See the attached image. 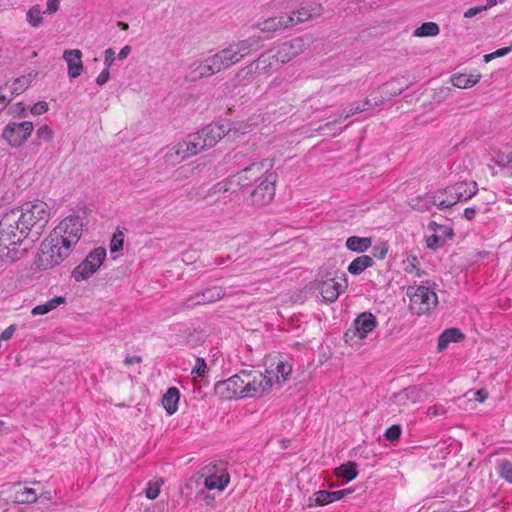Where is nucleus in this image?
Masks as SVG:
<instances>
[{
	"label": "nucleus",
	"instance_id": "obj_56",
	"mask_svg": "<svg viewBox=\"0 0 512 512\" xmlns=\"http://www.w3.org/2000/svg\"><path fill=\"white\" fill-rule=\"evenodd\" d=\"M110 79V72L108 68H104L102 72L97 76L96 83L100 86L106 84Z\"/></svg>",
	"mask_w": 512,
	"mask_h": 512
},
{
	"label": "nucleus",
	"instance_id": "obj_42",
	"mask_svg": "<svg viewBox=\"0 0 512 512\" xmlns=\"http://www.w3.org/2000/svg\"><path fill=\"white\" fill-rule=\"evenodd\" d=\"M163 479H157L155 481H149L145 490V495L148 499H156L160 493V488L163 485Z\"/></svg>",
	"mask_w": 512,
	"mask_h": 512
},
{
	"label": "nucleus",
	"instance_id": "obj_9",
	"mask_svg": "<svg viewBox=\"0 0 512 512\" xmlns=\"http://www.w3.org/2000/svg\"><path fill=\"white\" fill-rule=\"evenodd\" d=\"M244 398L261 397L272 387V377L254 369L244 370Z\"/></svg>",
	"mask_w": 512,
	"mask_h": 512
},
{
	"label": "nucleus",
	"instance_id": "obj_35",
	"mask_svg": "<svg viewBox=\"0 0 512 512\" xmlns=\"http://www.w3.org/2000/svg\"><path fill=\"white\" fill-rule=\"evenodd\" d=\"M15 500L18 503H34L37 501V494L34 489L28 487H20L15 492Z\"/></svg>",
	"mask_w": 512,
	"mask_h": 512
},
{
	"label": "nucleus",
	"instance_id": "obj_5",
	"mask_svg": "<svg viewBox=\"0 0 512 512\" xmlns=\"http://www.w3.org/2000/svg\"><path fill=\"white\" fill-rule=\"evenodd\" d=\"M10 211L19 218L18 222L27 234L34 230L35 234L40 235L50 219L48 204L40 200L26 202Z\"/></svg>",
	"mask_w": 512,
	"mask_h": 512
},
{
	"label": "nucleus",
	"instance_id": "obj_39",
	"mask_svg": "<svg viewBox=\"0 0 512 512\" xmlns=\"http://www.w3.org/2000/svg\"><path fill=\"white\" fill-rule=\"evenodd\" d=\"M332 503L330 491L319 490L314 493L313 497L309 498L308 506H323Z\"/></svg>",
	"mask_w": 512,
	"mask_h": 512
},
{
	"label": "nucleus",
	"instance_id": "obj_57",
	"mask_svg": "<svg viewBox=\"0 0 512 512\" xmlns=\"http://www.w3.org/2000/svg\"><path fill=\"white\" fill-rule=\"evenodd\" d=\"M16 331V325L12 324L8 326L1 334H0V341L4 340L7 341L12 338L13 334Z\"/></svg>",
	"mask_w": 512,
	"mask_h": 512
},
{
	"label": "nucleus",
	"instance_id": "obj_30",
	"mask_svg": "<svg viewBox=\"0 0 512 512\" xmlns=\"http://www.w3.org/2000/svg\"><path fill=\"white\" fill-rule=\"evenodd\" d=\"M65 302L66 298L64 296H56L44 304L35 306L32 309L31 314L34 316L47 314Z\"/></svg>",
	"mask_w": 512,
	"mask_h": 512
},
{
	"label": "nucleus",
	"instance_id": "obj_44",
	"mask_svg": "<svg viewBox=\"0 0 512 512\" xmlns=\"http://www.w3.org/2000/svg\"><path fill=\"white\" fill-rule=\"evenodd\" d=\"M499 474L502 479L512 483V463L509 460H503L499 464Z\"/></svg>",
	"mask_w": 512,
	"mask_h": 512
},
{
	"label": "nucleus",
	"instance_id": "obj_36",
	"mask_svg": "<svg viewBox=\"0 0 512 512\" xmlns=\"http://www.w3.org/2000/svg\"><path fill=\"white\" fill-rule=\"evenodd\" d=\"M42 10L40 5L32 6L26 13V21L31 27L37 28L43 23Z\"/></svg>",
	"mask_w": 512,
	"mask_h": 512
},
{
	"label": "nucleus",
	"instance_id": "obj_26",
	"mask_svg": "<svg viewBox=\"0 0 512 512\" xmlns=\"http://www.w3.org/2000/svg\"><path fill=\"white\" fill-rule=\"evenodd\" d=\"M464 339V335L457 328H449L445 330L438 339V350L443 351L451 342H459Z\"/></svg>",
	"mask_w": 512,
	"mask_h": 512
},
{
	"label": "nucleus",
	"instance_id": "obj_33",
	"mask_svg": "<svg viewBox=\"0 0 512 512\" xmlns=\"http://www.w3.org/2000/svg\"><path fill=\"white\" fill-rule=\"evenodd\" d=\"M215 394L223 399L238 398L234 388L229 379L218 381L214 386Z\"/></svg>",
	"mask_w": 512,
	"mask_h": 512
},
{
	"label": "nucleus",
	"instance_id": "obj_15",
	"mask_svg": "<svg viewBox=\"0 0 512 512\" xmlns=\"http://www.w3.org/2000/svg\"><path fill=\"white\" fill-rule=\"evenodd\" d=\"M205 487L208 490L217 489L222 491L228 485L230 476L226 471L224 463L209 465L206 468Z\"/></svg>",
	"mask_w": 512,
	"mask_h": 512
},
{
	"label": "nucleus",
	"instance_id": "obj_1",
	"mask_svg": "<svg viewBox=\"0 0 512 512\" xmlns=\"http://www.w3.org/2000/svg\"><path fill=\"white\" fill-rule=\"evenodd\" d=\"M82 231L83 221L79 216L64 218L41 245L42 265L52 268L68 258L79 242Z\"/></svg>",
	"mask_w": 512,
	"mask_h": 512
},
{
	"label": "nucleus",
	"instance_id": "obj_27",
	"mask_svg": "<svg viewBox=\"0 0 512 512\" xmlns=\"http://www.w3.org/2000/svg\"><path fill=\"white\" fill-rule=\"evenodd\" d=\"M372 245L370 237L350 236L346 240V247L348 250L363 253L367 251Z\"/></svg>",
	"mask_w": 512,
	"mask_h": 512
},
{
	"label": "nucleus",
	"instance_id": "obj_60",
	"mask_svg": "<svg viewBox=\"0 0 512 512\" xmlns=\"http://www.w3.org/2000/svg\"><path fill=\"white\" fill-rule=\"evenodd\" d=\"M483 11L481 6L469 8L465 13V18H472Z\"/></svg>",
	"mask_w": 512,
	"mask_h": 512
},
{
	"label": "nucleus",
	"instance_id": "obj_45",
	"mask_svg": "<svg viewBox=\"0 0 512 512\" xmlns=\"http://www.w3.org/2000/svg\"><path fill=\"white\" fill-rule=\"evenodd\" d=\"M445 237H442L441 235H437L436 233L428 236L426 238V246L429 249L436 250L440 247H443L445 245Z\"/></svg>",
	"mask_w": 512,
	"mask_h": 512
},
{
	"label": "nucleus",
	"instance_id": "obj_31",
	"mask_svg": "<svg viewBox=\"0 0 512 512\" xmlns=\"http://www.w3.org/2000/svg\"><path fill=\"white\" fill-rule=\"evenodd\" d=\"M481 78L480 74L476 75H466V74H459L454 75L451 79L453 86L461 89H466L474 86L479 82Z\"/></svg>",
	"mask_w": 512,
	"mask_h": 512
},
{
	"label": "nucleus",
	"instance_id": "obj_62",
	"mask_svg": "<svg viewBox=\"0 0 512 512\" xmlns=\"http://www.w3.org/2000/svg\"><path fill=\"white\" fill-rule=\"evenodd\" d=\"M474 396L477 401L482 403L488 398V392L485 389H479L474 392Z\"/></svg>",
	"mask_w": 512,
	"mask_h": 512
},
{
	"label": "nucleus",
	"instance_id": "obj_37",
	"mask_svg": "<svg viewBox=\"0 0 512 512\" xmlns=\"http://www.w3.org/2000/svg\"><path fill=\"white\" fill-rule=\"evenodd\" d=\"M440 32L439 26L434 22H425L414 31L416 37L436 36Z\"/></svg>",
	"mask_w": 512,
	"mask_h": 512
},
{
	"label": "nucleus",
	"instance_id": "obj_3",
	"mask_svg": "<svg viewBox=\"0 0 512 512\" xmlns=\"http://www.w3.org/2000/svg\"><path fill=\"white\" fill-rule=\"evenodd\" d=\"M232 131L223 123H212L200 131L190 134L182 142L171 147L165 153L167 163L175 165L188 157L194 156L207 148L215 146Z\"/></svg>",
	"mask_w": 512,
	"mask_h": 512
},
{
	"label": "nucleus",
	"instance_id": "obj_11",
	"mask_svg": "<svg viewBox=\"0 0 512 512\" xmlns=\"http://www.w3.org/2000/svg\"><path fill=\"white\" fill-rule=\"evenodd\" d=\"M277 174L272 169L250 189V201L253 205H267L275 195Z\"/></svg>",
	"mask_w": 512,
	"mask_h": 512
},
{
	"label": "nucleus",
	"instance_id": "obj_54",
	"mask_svg": "<svg viewBox=\"0 0 512 512\" xmlns=\"http://www.w3.org/2000/svg\"><path fill=\"white\" fill-rule=\"evenodd\" d=\"M445 412H446V410L443 406L434 405L427 409V416H429L430 418H433V417L441 416V415L445 414Z\"/></svg>",
	"mask_w": 512,
	"mask_h": 512
},
{
	"label": "nucleus",
	"instance_id": "obj_14",
	"mask_svg": "<svg viewBox=\"0 0 512 512\" xmlns=\"http://www.w3.org/2000/svg\"><path fill=\"white\" fill-rule=\"evenodd\" d=\"M347 287L348 282L344 274L341 276L320 280L317 285V289L319 290L322 298L329 303L335 302L338 299L340 293L344 292Z\"/></svg>",
	"mask_w": 512,
	"mask_h": 512
},
{
	"label": "nucleus",
	"instance_id": "obj_53",
	"mask_svg": "<svg viewBox=\"0 0 512 512\" xmlns=\"http://www.w3.org/2000/svg\"><path fill=\"white\" fill-rule=\"evenodd\" d=\"M115 51L112 48H108L104 51V64L105 68L110 69L113 62L115 61Z\"/></svg>",
	"mask_w": 512,
	"mask_h": 512
},
{
	"label": "nucleus",
	"instance_id": "obj_6",
	"mask_svg": "<svg viewBox=\"0 0 512 512\" xmlns=\"http://www.w3.org/2000/svg\"><path fill=\"white\" fill-rule=\"evenodd\" d=\"M475 181H461L439 190L442 200L438 201V208L445 209L461 201H467L477 193Z\"/></svg>",
	"mask_w": 512,
	"mask_h": 512
},
{
	"label": "nucleus",
	"instance_id": "obj_13",
	"mask_svg": "<svg viewBox=\"0 0 512 512\" xmlns=\"http://www.w3.org/2000/svg\"><path fill=\"white\" fill-rule=\"evenodd\" d=\"M33 129L34 126L31 121L10 122L3 129L2 137L11 147H20L30 137Z\"/></svg>",
	"mask_w": 512,
	"mask_h": 512
},
{
	"label": "nucleus",
	"instance_id": "obj_51",
	"mask_svg": "<svg viewBox=\"0 0 512 512\" xmlns=\"http://www.w3.org/2000/svg\"><path fill=\"white\" fill-rule=\"evenodd\" d=\"M47 110H48V103L45 101H39L31 107L30 112L33 115H41V114L47 112Z\"/></svg>",
	"mask_w": 512,
	"mask_h": 512
},
{
	"label": "nucleus",
	"instance_id": "obj_20",
	"mask_svg": "<svg viewBox=\"0 0 512 512\" xmlns=\"http://www.w3.org/2000/svg\"><path fill=\"white\" fill-rule=\"evenodd\" d=\"M63 59L68 65L69 77H79L83 71L82 52L79 49L65 50Z\"/></svg>",
	"mask_w": 512,
	"mask_h": 512
},
{
	"label": "nucleus",
	"instance_id": "obj_61",
	"mask_svg": "<svg viewBox=\"0 0 512 512\" xmlns=\"http://www.w3.org/2000/svg\"><path fill=\"white\" fill-rule=\"evenodd\" d=\"M477 209L475 207H468L464 210L463 216L465 219L471 221L476 215Z\"/></svg>",
	"mask_w": 512,
	"mask_h": 512
},
{
	"label": "nucleus",
	"instance_id": "obj_2",
	"mask_svg": "<svg viewBox=\"0 0 512 512\" xmlns=\"http://www.w3.org/2000/svg\"><path fill=\"white\" fill-rule=\"evenodd\" d=\"M260 37L252 36L247 39L230 44L215 54L194 62L191 66L190 78L196 81L215 75L240 62L251 51L259 46Z\"/></svg>",
	"mask_w": 512,
	"mask_h": 512
},
{
	"label": "nucleus",
	"instance_id": "obj_19",
	"mask_svg": "<svg viewBox=\"0 0 512 512\" xmlns=\"http://www.w3.org/2000/svg\"><path fill=\"white\" fill-rule=\"evenodd\" d=\"M258 75L270 74L275 71L281 62H278L274 50L270 49L262 53L258 59L253 62Z\"/></svg>",
	"mask_w": 512,
	"mask_h": 512
},
{
	"label": "nucleus",
	"instance_id": "obj_17",
	"mask_svg": "<svg viewBox=\"0 0 512 512\" xmlns=\"http://www.w3.org/2000/svg\"><path fill=\"white\" fill-rule=\"evenodd\" d=\"M305 49V41L301 37L283 42L277 48H273L274 54L278 62L282 64L289 62L291 59L301 54Z\"/></svg>",
	"mask_w": 512,
	"mask_h": 512
},
{
	"label": "nucleus",
	"instance_id": "obj_23",
	"mask_svg": "<svg viewBox=\"0 0 512 512\" xmlns=\"http://www.w3.org/2000/svg\"><path fill=\"white\" fill-rule=\"evenodd\" d=\"M288 27H291V18H287L286 14L271 17L259 23V28L262 32H275Z\"/></svg>",
	"mask_w": 512,
	"mask_h": 512
},
{
	"label": "nucleus",
	"instance_id": "obj_41",
	"mask_svg": "<svg viewBox=\"0 0 512 512\" xmlns=\"http://www.w3.org/2000/svg\"><path fill=\"white\" fill-rule=\"evenodd\" d=\"M228 379L232 385V388H234L238 398H244V392H242V390H244L245 381L244 370H241L239 373L231 376Z\"/></svg>",
	"mask_w": 512,
	"mask_h": 512
},
{
	"label": "nucleus",
	"instance_id": "obj_18",
	"mask_svg": "<svg viewBox=\"0 0 512 512\" xmlns=\"http://www.w3.org/2000/svg\"><path fill=\"white\" fill-rule=\"evenodd\" d=\"M421 399V391L416 386H409L393 396V404H395L399 412H404Z\"/></svg>",
	"mask_w": 512,
	"mask_h": 512
},
{
	"label": "nucleus",
	"instance_id": "obj_43",
	"mask_svg": "<svg viewBox=\"0 0 512 512\" xmlns=\"http://www.w3.org/2000/svg\"><path fill=\"white\" fill-rule=\"evenodd\" d=\"M123 243L124 233L121 230L117 229L110 242V251L112 253L120 251L123 248Z\"/></svg>",
	"mask_w": 512,
	"mask_h": 512
},
{
	"label": "nucleus",
	"instance_id": "obj_52",
	"mask_svg": "<svg viewBox=\"0 0 512 512\" xmlns=\"http://www.w3.org/2000/svg\"><path fill=\"white\" fill-rule=\"evenodd\" d=\"M388 252V247L386 243H381L379 245L374 246L373 248V254L378 259H384L386 257V254Z\"/></svg>",
	"mask_w": 512,
	"mask_h": 512
},
{
	"label": "nucleus",
	"instance_id": "obj_64",
	"mask_svg": "<svg viewBox=\"0 0 512 512\" xmlns=\"http://www.w3.org/2000/svg\"><path fill=\"white\" fill-rule=\"evenodd\" d=\"M131 52V46L125 45L120 52L118 53L117 57L119 60H124L128 57V55Z\"/></svg>",
	"mask_w": 512,
	"mask_h": 512
},
{
	"label": "nucleus",
	"instance_id": "obj_59",
	"mask_svg": "<svg viewBox=\"0 0 512 512\" xmlns=\"http://www.w3.org/2000/svg\"><path fill=\"white\" fill-rule=\"evenodd\" d=\"M12 100V96L7 97L1 90H0V113L7 107V105Z\"/></svg>",
	"mask_w": 512,
	"mask_h": 512
},
{
	"label": "nucleus",
	"instance_id": "obj_24",
	"mask_svg": "<svg viewBox=\"0 0 512 512\" xmlns=\"http://www.w3.org/2000/svg\"><path fill=\"white\" fill-rule=\"evenodd\" d=\"M230 192L231 194H235L236 193V189H235V184H234V181H233V177L229 178V179H226V180H223V181H220L218 183H216L215 185H213L207 192V194L205 195V199H209V198H212L216 195H222V194H225V193H228ZM220 200V196H218L215 201H219Z\"/></svg>",
	"mask_w": 512,
	"mask_h": 512
},
{
	"label": "nucleus",
	"instance_id": "obj_48",
	"mask_svg": "<svg viewBox=\"0 0 512 512\" xmlns=\"http://www.w3.org/2000/svg\"><path fill=\"white\" fill-rule=\"evenodd\" d=\"M206 362L203 358H197L194 368L192 369V374L195 377H203L206 372Z\"/></svg>",
	"mask_w": 512,
	"mask_h": 512
},
{
	"label": "nucleus",
	"instance_id": "obj_55",
	"mask_svg": "<svg viewBox=\"0 0 512 512\" xmlns=\"http://www.w3.org/2000/svg\"><path fill=\"white\" fill-rule=\"evenodd\" d=\"M59 0H47L46 10L42 11L44 14H54L59 10Z\"/></svg>",
	"mask_w": 512,
	"mask_h": 512
},
{
	"label": "nucleus",
	"instance_id": "obj_58",
	"mask_svg": "<svg viewBox=\"0 0 512 512\" xmlns=\"http://www.w3.org/2000/svg\"><path fill=\"white\" fill-rule=\"evenodd\" d=\"M350 493H351L350 489L339 490V491H330L331 500H332V502L340 500Z\"/></svg>",
	"mask_w": 512,
	"mask_h": 512
},
{
	"label": "nucleus",
	"instance_id": "obj_12",
	"mask_svg": "<svg viewBox=\"0 0 512 512\" xmlns=\"http://www.w3.org/2000/svg\"><path fill=\"white\" fill-rule=\"evenodd\" d=\"M377 326L376 317L370 312H363L353 322V328L348 329L344 334L345 342H353L356 339L363 340Z\"/></svg>",
	"mask_w": 512,
	"mask_h": 512
},
{
	"label": "nucleus",
	"instance_id": "obj_63",
	"mask_svg": "<svg viewBox=\"0 0 512 512\" xmlns=\"http://www.w3.org/2000/svg\"><path fill=\"white\" fill-rule=\"evenodd\" d=\"M512 51V44L509 47H504L493 52L494 58L503 57Z\"/></svg>",
	"mask_w": 512,
	"mask_h": 512
},
{
	"label": "nucleus",
	"instance_id": "obj_4",
	"mask_svg": "<svg viewBox=\"0 0 512 512\" xmlns=\"http://www.w3.org/2000/svg\"><path fill=\"white\" fill-rule=\"evenodd\" d=\"M11 211L0 219V264L12 263L21 259L28 248L24 245L27 232Z\"/></svg>",
	"mask_w": 512,
	"mask_h": 512
},
{
	"label": "nucleus",
	"instance_id": "obj_49",
	"mask_svg": "<svg viewBox=\"0 0 512 512\" xmlns=\"http://www.w3.org/2000/svg\"><path fill=\"white\" fill-rule=\"evenodd\" d=\"M400 435L401 427L399 425H392L385 432V437L390 441L398 440Z\"/></svg>",
	"mask_w": 512,
	"mask_h": 512
},
{
	"label": "nucleus",
	"instance_id": "obj_40",
	"mask_svg": "<svg viewBox=\"0 0 512 512\" xmlns=\"http://www.w3.org/2000/svg\"><path fill=\"white\" fill-rule=\"evenodd\" d=\"M256 73V70L254 68V63H251L243 68H241L236 76H235V81L237 82V84H246L248 82H250L253 78V75Z\"/></svg>",
	"mask_w": 512,
	"mask_h": 512
},
{
	"label": "nucleus",
	"instance_id": "obj_38",
	"mask_svg": "<svg viewBox=\"0 0 512 512\" xmlns=\"http://www.w3.org/2000/svg\"><path fill=\"white\" fill-rule=\"evenodd\" d=\"M30 85V80L26 76H22L20 78H17L13 81L11 85H6V87L9 89V92L11 96L19 95L22 92H24Z\"/></svg>",
	"mask_w": 512,
	"mask_h": 512
},
{
	"label": "nucleus",
	"instance_id": "obj_50",
	"mask_svg": "<svg viewBox=\"0 0 512 512\" xmlns=\"http://www.w3.org/2000/svg\"><path fill=\"white\" fill-rule=\"evenodd\" d=\"M8 113L12 116H26V107L23 102H18L14 106H12Z\"/></svg>",
	"mask_w": 512,
	"mask_h": 512
},
{
	"label": "nucleus",
	"instance_id": "obj_7",
	"mask_svg": "<svg viewBox=\"0 0 512 512\" xmlns=\"http://www.w3.org/2000/svg\"><path fill=\"white\" fill-rule=\"evenodd\" d=\"M273 164L270 160L254 162L237 172L233 177L235 187L240 189H251L272 169Z\"/></svg>",
	"mask_w": 512,
	"mask_h": 512
},
{
	"label": "nucleus",
	"instance_id": "obj_8",
	"mask_svg": "<svg viewBox=\"0 0 512 512\" xmlns=\"http://www.w3.org/2000/svg\"><path fill=\"white\" fill-rule=\"evenodd\" d=\"M407 294L410 298V310L417 315L430 312L438 302L436 293L426 286H411Z\"/></svg>",
	"mask_w": 512,
	"mask_h": 512
},
{
	"label": "nucleus",
	"instance_id": "obj_47",
	"mask_svg": "<svg viewBox=\"0 0 512 512\" xmlns=\"http://www.w3.org/2000/svg\"><path fill=\"white\" fill-rule=\"evenodd\" d=\"M418 264H419V261H418L417 257L409 256L407 258V260L404 262V265H405L404 270H405V272L413 273L414 271H417V275L420 276L419 269H418Z\"/></svg>",
	"mask_w": 512,
	"mask_h": 512
},
{
	"label": "nucleus",
	"instance_id": "obj_29",
	"mask_svg": "<svg viewBox=\"0 0 512 512\" xmlns=\"http://www.w3.org/2000/svg\"><path fill=\"white\" fill-rule=\"evenodd\" d=\"M374 260L368 255L356 257L348 266V272L352 275H359L365 269L372 267Z\"/></svg>",
	"mask_w": 512,
	"mask_h": 512
},
{
	"label": "nucleus",
	"instance_id": "obj_32",
	"mask_svg": "<svg viewBox=\"0 0 512 512\" xmlns=\"http://www.w3.org/2000/svg\"><path fill=\"white\" fill-rule=\"evenodd\" d=\"M357 468L358 466L355 462L348 461L347 463H344L337 467L335 469V474L338 477L345 479L346 481H351L355 479L358 475Z\"/></svg>",
	"mask_w": 512,
	"mask_h": 512
},
{
	"label": "nucleus",
	"instance_id": "obj_25",
	"mask_svg": "<svg viewBox=\"0 0 512 512\" xmlns=\"http://www.w3.org/2000/svg\"><path fill=\"white\" fill-rule=\"evenodd\" d=\"M180 392L177 388L171 387L162 397V404L169 415L174 414L178 409Z\"/></svg>",
	"mask_w": 512,
	"mask_h": 512
},
{
	"label": "nucleus",
	"instance_id": "obj_22",
	"mask_svg": "<svg viewBox=\"0 0 512 512\" xmlns=\"http://www.w3.org/2000/svg\"><path fill=\"white\" fill-rule=\"evenodd\" d=\"M442 200L440 192L437 191L433 196H417L410 200L409 206L420 212L430 211L433 205L438 207V201Z\"/></svg>",
	"mask_w": 512,
	"mask_h": 512
},
{
	"label": "nucleus",
	"instance_id": "obj_28",
	"mask_svg": "<svg viewBox=\"0 0 512 512\" xmlns=\"http://www.w3.org/2000/svg\"><path fill=\"white\" fill-rule=\"evenodd\" d=\"M320 7L317 8H301L298 11H294L287 15V18H291V27L297 24L303 23L311 19L314 15L319 14Z\"/></svg>",
	"mask_w": 512,
	"mask_h": 512
},
{
	"label": "nucleus",
	"instance_id": "obj_34",
	"mask_svg": "<svg viewBox=\"0 0 512 512\" xmlns=\"http://www.w3.org/2000/svg\"><path fill=\"white\" fill-rule=\"evenodd\" d=\"M381 103H383V100L380 101V102H375L374 104H372L369 99H365L364 101L353 102L351 104L350 111L347 112L346 114H341L340 117L344 118V119H347V118L353 116L356 113L363 112L365 110L370 109L372 106H377V105H379Z\"/></svg>",
	"mask_w": 512,
	"mask_h": 512
},
{
	"label": "nucleus",
	"instance_id": "obj_16",
	"mask_svg": "<svg viewBox=\"0 0 512 512\" xmlns=\"http://www.w3.org/2000/svg\"><path fill=\"white\" fill-rule=\"evenodd\" d=\"M225 296V290L220 286L206 288L189 296L182 307L193 308L197 305H206L221 300Z\"/></svg>",
	"mask_w": 512,
	"mask_h": 512
},
{
	"label": "nucleus",
	"instance_id": "obj_10",
	"mask_svg": "<svg viewBox=\"0 0 512 512\" xmlns=\"http://www.w3.org/2000/svg\"><path fill=\"white\" fill-rule=\"evenodd\" d=\"M105 258V248L97 247L93 249L86 258L74 268L72 277L77 282L87 280L99 269Z\"/></svg>",
	"mask_w": 512,
	"mask_h": 512
},
{
	"label": "nucleus",
	"instance_id": "obj_46",
	"mask_svg": "<svg viewBox=\"0 0 512 512\" xmlns=\"http://www.w3.org/2000/svg\"><path fill=\"white\" fill-rule=\"evenodd\" d=\"M54 132L48 125H42L37 130V137L43 141H51L53 139Z\"/></svg>",
	"mask_w": 512,
	"mask_h": 512
},
{
	"label": "nucleus",
	"instance_id": "obj_21",
	"mask_svg": "<svg viewBox=\"0 0 512 512\" xmlns=\"http://www.w3.org/2000/svg\"><path fill=\"white\" fill-rule=\"evenodd\" d=\"M273 365H271L269 370H266V376L272 377V385L274 383L281 384L282 382H285L290 375L292 371V366L288 362H284L279 360L275 363V367L273 368Z\"/></svg>",
	"mask_w": 512,
	"mask_h": 512
}]
</instances>
